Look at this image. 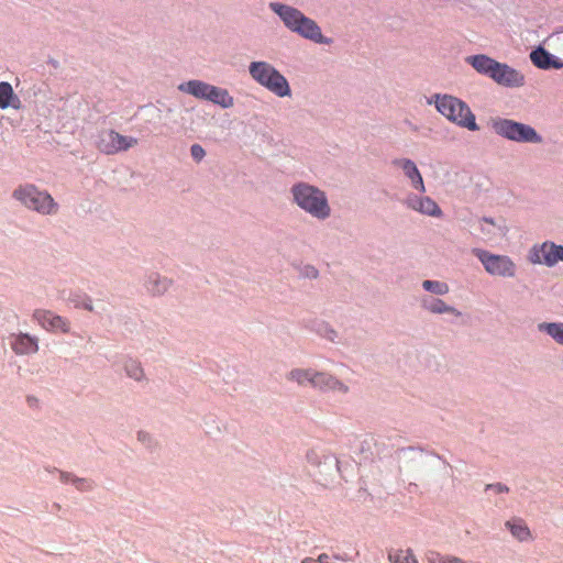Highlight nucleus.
<instances>
[{
	"mask_svg": "<svg viewBox=\"0 0 563 563\" xmlns=\"http://www.w3.org/2000/svg\"><path fill=\"white\" fill-rule=\"evenodd\" d=\"M269 8L279 15L284 24L291 32L298 33L302 37L308 38L314 43H330V40L322 35L321 29L318 26V24L310 18H307L298 9L278 2L269 3Z\"/></svg>",
	"mask_w": 563,
	"mask_h": 563,
	"instance_id": "obj_1",
	"label": "nucleus"
},
{
	"mask_svg": "<svg viewBox=\"0 0 563 563\" xmlns=\"http://www.w3.org/2000/svg\"><path fill=\"white\" fill-rule=\"evenodd\" d=\"M437 110L448 120L470 131H477L479 126L470 107L461 99L450 96H437Z\"/></svg>",
	"mask_w": 563,
	"mask_h": 563,
	"instance_id": "obj_2",
	"label": "nucleus"
},
{
	"mask_svg": "<svg viewBox=\"0 0 563 563\" xmlns=\"http://www.w3.org/2000/svg\"><path fill=\"white\" fill-rule=\"evenodd\" d=\"M296 203L318 219L330 216V207L327 197L320 189L308 184L295 185L291 189Z\"/></svg>",
	"mask_w": 563,
	"mask_h": 563,
	"instance_id": "obj_3",
	"label": "nucleus"
},
{
	"mask_svg": "<svg viewBox=\"0 0 563 563\" xmlns=\"http://www.w3.org/2000/svg\"><path fill=\"white\" fill-rule=\"evenodd\" d=\"M249 71L256 82L276 96H290L291 90L287 79L271 64L266 62H252L249 66Z\"/></svg>",
	"mask_w": 563,
	"mask_h": 563,
	"instance_id": "obj_4",
	"label": "nucleus"
},
{
	"mask_svg": "<svg viewBox=\"0 0 563 563\" xmlns=\"http://www.w3.org/2000/svg\"><path fill=\"white\" fill-rule=\"evenodd\" d=\"M13 197L26 208L41 214H52L57 211V203L53 197L46 191L38 190L34 185L19 186L13 191Z\"/></svg>",
	"mask_w": 563,
	"mask_h": 563,
	"instance_id": "obj_5",
	"label": "nucleus"
},
{
	"mask_svg": "<svg viewBox=\"0 0 563 563\" xmlns=\"http://www.w3.org/2000/svg\"><path fill=\"white\" fill-rule=\"evenodd\" d=\"M496 134L519 143H541L542 137L530 125L510 119L497 118L492 120Z\"/></svg>",
	"mask_w": 563,
	"mask_h": 563,
	"instance_id": "obj_6",
	"label": "nucleus"
},
{
	"mask_svg": "<svg viewBox=\"0 0 563 563\" xmlns=\"http://www.w3.org/2000/svg\"><path fill=\"white\" fill-rule=\"evenodd\" d=\"M473 253L488 274L498 277H514L516 275L517 266L509 256L492 254L481 249L473 250Z\"/></svg>",
	"mask_w": 563,
	"mask_h": 563,
	"instance_id": "obj_7",
	"label": "nucleus"
},
{
	"mask_svg": "<svg viewBox=\"0 0 563 563\" xmlns=\"http://www.w3.org/2000/svg\"><path fill=\"white\" fill-rule=\"evenodd\" d=\"M137 144V139L122 135L113 130L102 131L99 135L97 147L100 152L111 155L126 151Z\"/></svg>",
	"mask_w": 563,
	"mask_h": 563,
	"instance_id": "obj_8",
	"label": "nucleus"
},
{
	"mask_svg": "<svg viewBox=\"0 0 563 563\" xmlns=\"http://www.w3.org/2000/svg\"><path fill=\"white\" fill-rule=\"evenodd\" d=\"M529 261L533 264H544L552 267L559 261H563V246L553 242L536 244L529 252Z\"/></svg>",
	"mask_w": 563,
	"mask_h": 563,
	"instance_id": "obj_9",
	"label": "nucleus"
},
{
	"mask_svg": "<svg viewBox=\"0 0 563 563\" xmlns=\"http://www.w3.org/2000/svg\"><path fill=\"white\" fill-rule=\"evenodd\" d=\"M34 320L38 322V324L47 331L52 332H69V322L67 319L55 314L51 310L38 309L33 313Z\"/></svg>",
	"mask_w": 563,
	"mask_h": 563,
	"instance_id": "obj_10",
	"label": "nucleus"
},
{
	"mask_svg": "<svg viewBox=\"0 0 563 563\" xmlns=\"http://www.w3.org/2000/svg\"><path fill=\"white\" fill-rule=\"evenodd\" d=\"M490 78L498 85L506 87H521L525 84V76L507 64L497 63Z\"/></svg>",
	"mask_w": 563,
	"mask_h": 563,
	"instance_id": "obj_11",
	"label": "nucleus"
},
{
	"mask_svg": "<svg viewBox=\"0 0 563 563\" xmlns=\"http://www.w3.org/2000/svg\"><path fill=\"white\" fill-rule=\"evenodd\" d=\"M313 388L320 390H338L341 393H347L349 388L334 376L324 373L314 371L312 386Z\"/></svg>",
	"mask_w": 563,
	"mask_h": 563,
	"instance_id": "obj_12",
	"label": "nucleus"
},
{
	"mask_svg": "<svg viewBox=\"0 0 563 563\" xmlns=\"http://www.w3.org/2000/svg\"><path fill=\"white\" fill-rule=\"evenodd\" d=\"M12 350L20 355L33 354L38 350L37 339L25 333L12 335Z\"/></svg>",
	"mask_w": 563,
	"mask_h": 563,
	"instance_id": "obj_13",
	"label": "nucleus"
},
{
	"mask_svg": "<svg viewBox=\"0 0 563 563\" xmlns=\"http://www.w3.org/2000/svg\"><path fill=\"white\" fill-rule=\"evenodd\" d=\"M394 165L400 167L404 170L417 190L424 192L426 188L423 185L422 176L412 161L407 158L396 159L394 161Z\"/></svg>",
	"mask_w": 563,
	"mask_h": 563,
	"instance_id": "obj_14",
	"label": "nucleus"
},
{
	"mask_svg": "<svg viewBox=\"0 0 563 563\" xmlns=\"http://www.w3.org/2000/svg\"><path fill=\"white\" fill-rule=\"evenodd\" d=\"M530 59L534 66L541 69H560L563 67V63L554 59L553 56L542 47H538L537 49L532 51L530 54Z\"/></svg>",
	"mask_w": 563,
	"mask_h": 563,
	"instance_id": "obj_15",
	"label": "nucleus"
},
{
	"mask_svg": "<svg viewBox=\"0 0 563 563\" xmlns=\"http://www.w3.org/2000/svg\"><path fill=\"white\" fill-rule=\"evenodd\" d=\"M210 84L201 80H189L179 85V90L189 93L198 99L208 100L209 91L211 89Z\"/></svg>",
	"mask_w": 563,
	"mask_h": 563,
	"instance_id": "obj_16",
	"label": "nucleus"
},
{
	"mask_svg": "<svg viewBox=\"0 0 563 563\" xmlns=\"http://www.w3.org/2000/svg\"><path fill=\"white\" fill-rule=\"evenodd\" d=\"M467 62L481 74L488 77L492 76L494 68L497 66V60L488 57L487 55H474L467 57Z\"/></svg>",
	"mask_w": 563,
	"mask_h": 563,
	"instance_id": "obj_17",
	"label": "nucleus"
},
{
	"mask_svg": "<svg viewBox=\"0 0 563 563\" xmlns=\"http://www.w3.org/2000/svg\"><path fill=\"white\" fill-rule=\"evenodd\" d=\"M208 101L223 109H229L234 106V98L229 93V91L213 85L209 91Z\"/></svg>",
	"mask_w": 563,
	"mask_h": 563,
	"instance_id": "obj_18",
	"label": "nucleus"
},
{
	"mask_svg": "<svg viewBox=\"0 0 563 563\" xmlns=\"http://www.w3.org/2000/svg\"><path fill=\"white\" fill-rule=\"evenodd\" d=\"M410 206L412 209L420 211L421 213L428 216H440L441 209L439 206L430 198H416L410 200Z\"/></svg>",
	"mask_w": 563,
	"mask_h": 563,
	"instance_id": "obj_19",
	"label": "nucleus"
},
{
	"mask_svg": "<svg viewBox=\"0 0 563 563\" xmlns=\"http://www.w3.org/2000/svg\"><path fill=\"white\" fill-rule=\"evenodd\" d=\"M314 369L295 368L287 374V379L296 382L299 386H312Z\"/></svg>",
	"mask_w": 563,
	"mask_h": 563,
	"instance_id": "obj_20",
	"label": "nucleus"
},
{
	"mask_svg": "<svg viewBox=\"0 0 563 563\" xmlns=\"http://www.w3.org/2000/svg\"><path fill=\"white\" fill-rule=\"evenodd\" d=\"M423 308L432 313H454L455 316H460L461 313L453 307L445 305V302L441 299H424Z\"/></svg>",
	"mask_w": 563,
	"mask_h": 563,
	"instance_id": "obj_21",
	"label": "nucleus"
},
{
	"mask_svg": "<svg viewBox=\"0 0 563 563\" xmlns=\"http://www.w3.org/2000/svg\"><path fill=\"white\" fill-rule=\"evenodd\" d=\"M388 560L391 563H419L418 559L410 549H398L389 551Z\"/></svg>",
	"mask_w": 563,
	"mask_h": 563,
	"instance_id": "obj_22",
	"label": "nucleus"
},
{
	"mask_svg": "<svg viewBox=\"0 0 563 563\" xmlns=\"http://www.w3.org/2000/svg\"><path fill=\"white\" fill-rule=\"evenodd\" d=\"M539 330L548 333L559 344H563V323H540Z\"/></svg>",
	"mask_w": 563,
	"mask_h": 563,
	"instance_id": "obj_23",
	"label": "nucleus"
},
{
	"mask_svg": "<svg viewBox=\"0 0 563 563\" xmlns=\"http://www.w3.org/2000/svg\"><path fill=\"white\" fill-rule=\"evenodd\" d=\"M506 526L510 529L512 536L519 541H526L530 538V531L521 520L508 521Z\"/></svg>",
	"mask_w": 563,
	"mask_h": 563,
	"instance_id": "obj_24",
	"label": "nucleus"
},
{
	"mask_svg": "<svg viewBox=\"0 0 563 563\" xmlns=\"http://www.w3.org/2000/svg\"><path fill=\"white\" fill-rule=\"evenodd\" d=\"M426 560L428 563H467L461 558L454 555H444L437 551H429L426 554Z\"/></svg>",
	"mask_w": 563,
	"mask_h": 563,
	"instance_id": "obj_25",
	"label": "nucleus"
},
{
	"mask_svg": "<svg viewBox=\"0 0 563 563\" xmlns=\"http://www.w3.org/2000/svg\"><path fill=\"white\" fill-rule=\"evenodd\" d=\"M14 98L13 89L9 82H0V108L7 109Z\"/></svg>",
	"mask_w": 563,
	"mask_h": 563,
	"instance_id": "obj_26",
	"label": "nucleus"
},
{
	"mask_svg": "<svg viewBox=\"0 0 563 563\" xmlns=\"http://www.w3.org/2000/svg\"><path fill=\"white\" fill-rule=\"evenodd\" d=\"M423 288L437 295H445L449 292V286L445 283L435 280H424Z\"/></svg>",
	"mask_w": 563,
	"mask_h": 563,
	"instance_id": "obj_27",
	"label": "nucleus"
},
{
	"mask_svg": "<svg viewBox=\"0 0 563 563\" xmlns=\"http://www.w3.org/2000/svg\"><path fill=\"white\" fill-rule=\"evenodd\" d=\"M151 290L154 294H163L169 287V282L166 278L150 280Z\"/></svg>",
	"mask_w": 563,
	"mask_h": 563,
	"instance_id": "obj_28",
	"label": "nucleus"
},
{
	"mask_svg": "<svg viewBox=\"0 0 563 563\" xmlns=\"http://www.w3.org/2000/svg\"><path fill=\"white\" fill-rule=\"evenodd\" d=\"M125 371L130 377H133L135 380L141 378V368L136 362H126Z\"/></svg>",
	"mask_w": 563,
	"mask_h": 563,
	"instance_id": "obj_29",
	"label": "nucleus"
},
{
	"mask_svg": "<svg viewBox=\"0 0 563 563\" xmlns=\"http://www.w3.org/2000/svg\"><path fill=\"white\" fill-rule=\"evenodd\" d=\"M190 153L197 162H200L206 155L205 150L199 144H194L190 148Z\"/></svg>",
	"mask_w": 563,
	"mask_h": 563,
	"instance_id": "obj_30",
	"label": "nucleus"
},
{
	"mask_svg": "<svg viewBox=\"0 0 563 563\" xmlns=\"http://www.w3.org/2000/svg\"><path fill=\"white\" fill-rule=\"evenodd\" d=\"M73 301H74L76 308H82V309H86L88 311H92L93 310L91 300L88 297H84L81 300L73 299Z\"/></svg>",
	"mask_w": 563,
	"mask_h": 563,
	"instance_id": "obj_31",
	"label": "nucleus"
},
{
	"mask_svg": "<svg viewBox=\"0 0 563 563\" xmlns=\"http://www.w3.org/2000/svg\"><path fill=\"white\" fill-rule=\"evenodd\" d=\"M73 484L79 490H89V489L92 488V484L89 481L85 479V478L73 479Z\"/></svg>",
	"mask_w": 563,
	"mask_h": 563,
	"instance_id": "obj_32",
	"label": "nucleus"
},
{
	"mask_svg": "<svg viewBox=\"0 0 563 563\" xmlns=\"http://www.w3.org/2000/svg\"><path fill=\"white\" fill-rule=\"evenodd\" d=\"M318 563H333L330 555L322 553L317 559Z\"/></svg>",
	"mask_w": 563,
	"mask_h": 563,
	"instance_id": "obj_33",
	"label": "nucleus"
},
{
	"mask_svg": "<svg viewBox=\"0 0 563 563\" xmlns=\"http://www.w3.org/2000/svg\"><path fill=\"white\" fill-rule=\"evenodd\" d=\"M487 488H494L496 493H504L508 490V488L501 484L488 485Z\"/></svg>",
	"mask_w": 563,
	"mask_h": 563,
	"instance_id": "obj_34",
	"label": "nucleus"
},
{
	"mask_svg": "<svg viewBox=\"0 0 563 563\" xmlns=\"http://www.w3.org/2000/svg\"><path fill=\"white\" fill-rule=\"evenodd\" d=\"M73 479H76V477H74L73 475L67 474V473H60V481L63 483H68V482L73 483Z\"/></svg>",
	"mask_w": 563,
	"mask_h": 563,
	"instance_id": "obj_35",
	"label": "nucleus"
},
{
	"mask_svg": "<svg viewBox=\"0 0 563 563\" xmlns=\"http://www.w3.org/2000/svg\"><path fill=\"white\" fill-rule=\"evenodd\" d=\"M301 563H318L317 559L313 558H305Z\"/></svg>",
	"mask_w": 563,
	"mask_h": 563,
	"instance_id": "obj_36",
	"label": "nucleus"
},
{
	"mask_svg": "<svg viewBox=\"0 0 563 563\" xmlns=\"http://www.w3.org/2000/svg\"><path fill=\"white\" fill-rule=\"evenodd\" d=\"M27 401H29L30 404H34V400H33L32 398H27Z\"/></svg>",
	"mask_w": 563,
	"mask_h": 563,
	"instance_id": "obj_37",
	"label": "nucleus"
},
{
	"mask_svg": "<svg viewBox=\"0 0 563 563\" xmlns=\"http://www.w3.org/2000/svg\"><path fill=\"white\" fill-rule=\"evenodd\" d=\"M27 401H29L30 404H34V400H33L32 398H27Z\"/></svg>",
	"mask_w": 563,
	"mask_h": 563,
	"instance_id": "obj_38",
	"label": "nucleus"
}]
</instances>
